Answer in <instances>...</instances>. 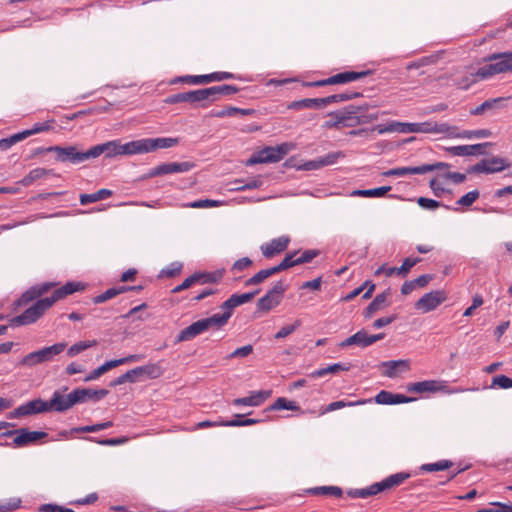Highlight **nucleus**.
<instances>
[{
  "label": "nucleus",
  "instance_id": "38",
  "mask_svg": "<svg viewBox=\"0 0 512 512\" xmlns=\"http://www.w3.org/2000/svg\"><path fill=\"white\" fill-rule=\"evenodd\" d=\"M117 362L118 361L116 359L105 362L98 368L94 369L89 375H87L84 378V381L89 382V381L99 378L101 375H103L107 371L111 370L112 368L117 367L118 366Z\"/></svg>",
  "mask_w": 512,
  "mask_h": 512
},
{
  "label": "nucleus",
  "instance_id": "19",
  "mask_svg": "<svg viewBox=\"0 0 512 512\" xmlns=\"http://www.w3.org/2000/svg\"><path fill=\"white\" fill-rule=\"evenodd\" d=\"M490 146H492V143L485 142L473 145L452 146L446 150L454 156H476L486 154V148Z\"/></svg>",
  "mask_w": 512,
  "mask_h": 512
},
{
  "label": "nucleus",
  "instance_id": "18",
  "mask_svg": "<svg viewBox=\"0 0 512 512\" xmlns=\"http://www.w3.org/2000/svg\"><path fill=\"white\" fill-rule=\"evenodd\" d=\"M290 243L289 236H280L272 239L270 242L262 244L260 250L263 256L267 259L274 257L277 254L284 252Z\"/></svg>",
  "mask_w": 512,
  "mask_h": 512
},
{
  "label": "nucleus",
  "instance_id": "33",
  "mask_svg": "<svg viewBox=\"0 0 512 512\" xmlns=\"http://www.w3.org/2000/svg\"><path fill=\"white\" fill-rule=\"evenodd\" d=\"M194 277L196 278V284H209V283H217L223 277L222 271L215 272H195Z\"/></svg>",
  "mask_w": 512,
  "mask_h": 512
},
{
  "label": "nucleus",
  "instance_id": "59",
  "mask_svg": "<svg viewBox=\"0 0 512 512\" xmlns=\"http://www.w3.org/2000/svg\"><path fill=\"white\" fill-rule=\"evenodd\" d=\"M302 322L301 320L297 319L294 321V323L290 324V325H286V326H283L275 335H274V338L275 339H282V338H285L287 336H289L290 334H292L294 331H296L300 326H301Z\"/></svg>",
  "mask_w": 512,
  "mask_h": 512
},
{
  "label": "nucleus",
  "instance_id": "55",
  "mask_svg": "<svg viewBox=\"0 0 512 512\" xmlns=\"http://www.w3.org/2000/svg\"><path fill=\"white\" fill-rule=\"evenodd\" d=\"M260 292V289H257L252 292L243 293V294H233L230 297L234 302L235 307H238L242 304L248 303L254 299V297Z\"/></svg>",
  "mask_w": 512,
  "mask_h": 512
},
{
  "label": "nucleus",
  "instance_id": "41",
  "mask_svg": "<svg viewBox=\"0 0 512 512\" xmlns=\"http://www.w3.org/2000/svg\"><path fill=\"white\" fill-rule=\"evenodd\" d=\"M360 96H362V94L360 92H353V93L344 92V93H339V94H333V95L323 97V98H324L325 107H326L327 105L332 104V103L344 102V101H348V100H351V99H354V98H357Z\"/></svg>",
  "mask_w": 512,
  "mask_h": 512
},
{
  "label": "nucleus",
  "instance_id": "51",
  "mask_svg": "<svg viewBox=\"0 0 512 512\" xmlns=\"http://www.w3.org/2000/svg\"><path fill=\"white\" fill-rule=\"evenodd\" d=\"M327 116L329 117V119L324 122L323 128H325V129H341L342 128L340 110L330 112V113H328Z\"/></svg>",
  "mask_w": 512,
  "mask_h": 512
},
{
  "label": "nucleus",
  "instance_id": "16",
  "mask_svg": "<svg viewBox=\"0 0 512 512\" xmlns=\"http://www.w3.org/2000/svg\"><path fill=\"white\" fill-rule=\"evenodd\" d=\"M446 300L445 292L442 290H434L424 294L416 303L415 308L424 313L436 309L440 304Z\"/></svg>",
  "mask_w": 512,
  "mask_h": 512
},
{
  "label": "nucleus",
  "instance_id": "53",
  "mask_svg": "<svg viewBox=\"0 0 512 512\" xmlns=\"http://www.w3.org/2000/svg\"><path fill=\"white\" fill-rule=\"evenodd\" d=\"M86 440H89L91 442H95L97 444L103 445V446H117L122 445L128 442V438L123 436L119 438H109V439H97L95 437H86Z\"/></svg>",
  "mask_w": 512,
  "mask_h": 512
},
{
  "label": "nucleus",
  "instance_id": "6",
  "mask_svg": "<svg viewBox=\"0 0 512 512\" xmlns=\"http://www.w3.org/2000/svg\"><path fill=\"white\" fill-rule=\"evenodd\" d=\"M291 145L282 143L275 147L267 146L254 153L247 161L246 165L251 166L259 163H276L282 160L289 153Z\"/></svg>",
  "mask_w": 512,
  "mask_h": 512
},
{
  "label": "nucleus",
  "instance_id": "1",
  "mask_svg": "<svg viewBox=\"0 0 512 512\" xmlns=\"http://www.w3.org/2000/svg\"><path fill=\"white\" fill-rule=\"evenodd\" d=\"M85 286L81 282H67L60 288L55 289L51 296L38 299L29 308H27L22 314L15 316L10 319V326H23L35 323L52 305L73 294L74 292L84 290Z\"/></svg>",
  "mask_w": 512,
  "mask_h": 512
},
{
  "label": "nucleus",
  "instance_id": "28",
  "mask_svg": "<svg viewBox=\"0 0 512 512\" xmlns=\"http://www.w3.org/2000/svg\"><path fill=\"white\" fill-rule=\"evenodd\" d=\"M47 175H54L53 169H46V168H35L31 170L26 176H24L20 181L19 184L22 186L28 187L36 180H39Z\"/></svg>",
  "mask_w": 512,
  "mask_h": 512
},
{
  "label": "nucleus",
  "instance_id": "10",
  "mask_svg": "<svg viewBox=\"0 0 512 512\" xmlns=\"http://www.w3.org/2000/svg\"><path fill=\"white\" fill-rule=\"evenodd\" d=\"M195 167L193 162L185 161V162H168L162 163L156 167L151 168L147 174L146 178H154L157 176L174 174V173H184L192 170Z\"/></svg>",
  "mask_w": 512,
  "mask_h": 512
},
{
  "label": "nucleus",
  "instance_id": "45",
  "mask_svg": "<svg viewBox=\"0 0 512 512\" xmlns=\"http://www.w3.org/2000/svg\"><path fill=\"white\" fill-rule=\"evenodd\" d=\"M452 466H453L452 461H450V460H440V461L435 462V463L423 464L420 467V470L424 471V472H436V471L447 470V469H449Z\"/></svg>",
  "mask_w": 512,
  "mask_h": 512
},
{
  "label": "nucleus",
  "instance_id": "44",
  "mask_svg": "<svg viewBox=\"0 0 512 512\" xmlns=\"http://www.w3.org/2000/svg\"><path fill=\"white\" fill-rule=\"evenodd\" d=\"M391 190V186H382L374 189L355 190L352 195L362 197H382Z\"/></svg>",
  "mask_w": 512,
  "mask_h": 512
},
{
  "label": "nucleus",
  "instance_id": "22",
  "mask_svg": "<svg viewBox=\"0 0 512 512\" xmlns=\"http://www.w3.org/2000/svg\"><path fill=\"white\" fill-rule=\"evenodd\" d=\"M271 390H260L251 392L250 396L236 398L233 400L234 406H251L257 407L260 406L267 398L271 396Z\"/></svg>",
  "mask_w": 512,
  "mask_h": 512
},
{
  "label": "nucleus",
  "instance_id": "47",
  "mask_svg": "<svg viewBox=\"0 0 512 512\" xmlns=\"http://www.w3.org/2000/svg\"><path fill=\"white\" fill-rule=\"evenodd\" d=\"M382 365L387 368L385 375L388 377H394L395 371L398 367H404L405 369H409V361L408 360H391L383 362Z\"/></svg>",
  "mask_w": 512,
  "mask_h": 512
},
{
  "label": "nucleus",
  "instance_id": "60",
  "mask_svg": "<svg viewBox=\"0 0 512 512\" xmlns=\"http://www.w3.org/2000/svg\"><path fill=\"white\" fill-rule=\"evenodd\" d=\"M21 506L20 498H11L9 500H0V512H12Z\"/></svg>",
  "mask_w": 512,
  "mask_h": 512
},
{
  "label": "nucleus",
  "instance_id": "58",
  "mask_svg": "<svg viewBox=\"0 0 512 512\" xmlns=\"http://www.w3.org/2000/svg\"><path fill=\"white\" fill-rule=\"evenodd\" d=\"M182 267H183L182 263H179V262L170 263L166 268L161 270L159 277H167V278L175 277L176 275L180 274Z\"/></svg>",
  "mask_w": 512,
  "mask_h": 512
},
{
  "label": "nucleus",
  "instance_id": "32",
  "mask_svg": "<svg viewBox=\"0 0 512 512\" xmlns=\"http://www.w3.org/2000/svg\"><path fill=\"white\" fill-rule=\"evenodd\" d=\"M172 83H186L190 85H206L210 83L209 74L185 75L175 78Z\"/></svg>",
  "mask_w": 512,
  "mask_h": 512
},
{
  "label": "nucleus",
  "instance_id": "64",
  "mask_svg": "<svg viewBox=\"0 0 512 512\" xmlns=\"http://www.w3.org/2000/svg\"><path fill=\"white\" fill-rule=\"evenodd\" d=\"M494 508H483L479 509L477 512H512V505L502 502H494L492 503Z\"/></svg>",
  "mask_w": 512,
  "mask_h": 512
},
{
  "label": "nucleus",
  "instance_id": "61",
  "mask_svg": "<svg viewBox=\"0 0 512 512\" xmlns=\"http://www.w3.org/2000/svg\"><path fill=\"white\" fill-rule=\"evenodd\" d=\"M479 195L480 193L478 190H472L459 198L456 204L463 207H469L479 198Z\"/></svg>",
  "mask_w": 512,
  "mask_h": 512
},
{
  "label": "nucleus",
  "instance_id": "7",
  "mask_svg": "<svg viewBox=\"0 0 512 512\" xmlns=\"http://www.w3.org/2000/svg\"><path fill=\"white\" fill-rule=\"evenodd\" d=\"M49 152H53L55 154V160L61 163H71V164H80L82 162L90 160L89 158V149L86 151H81L75 145L69 146H49L47 149Z\"/></svg>",
  "mask_w": 512,
  "mask_h": 512
},
{
  "label": "nucleus",
  "instance_id": "37",
  "mask_svg": "<svg viewBox=\"0 0 512 512\" xmlns=\"http://www.w3.org/2000/svg\"><path fill=\"white\" fill-rule=\"evenodd\" d=\"M455 130H452L453 134L451 136L457 137V138H465V139H472V138H487L491 136V131L488 129H478V130H464L459 133H455Z\"/></svg>",
  "mask_w": 512,
  "mask_h": 512
},
{
  "label": "nucleus",
  "instance_id": "27",
  "mask_svg": "<svg viewBox=\"0 0 512 512\" xmlns=\"http://www.w3.org/2000/svg\"><path fill=\"white\" fill-rule=\"evenodd\" d=\"M325 107L324 98H306L293 101L288 104V109L302 110V109H322Z\"/></svg>",
  "mask_w": 512,
  "mask_h": 512
},
{
  "label": "nucleus",
  "instance_id": "26",
  "mask_svg": "<svg viewBox=\"0 0 512 512\" xmlns=\"http://www.w3.org/2000/svg\"><path fill=\"white\" fill-rule=\"evenodd\" d=\"M409 477H410L409 473H405V472L395 473V474L388 476L384 480L375 483V488L380 493L385 490L392 489L396 486L401 485Z\"/></svg>",
  "mask_w": 512,
  "mask_h": 512
},
{
  "label": "nucleus",
  "instance_id": "23",
  "mask_svg": "<svg viewBox=\"0 0 512 512\" xmlns=\"http://www.w3.org/2000/svg\"><path fill=\"white\" fill-rule=\"evenodd\" d=\"M206 330L202 320H198L193 322L188 327L182 329L175 339V343L190 341L197 337L198 335L204 333Z\"/></svg>",
  "mask_w": 512,
  "mask_h": 512
},
{
  "label": "nucleus",
  "instance_id": "54",
  "mask_svg": "<svg viewBox=\"0 0 512 512\" xmlns=\"http://www.w3.org/2000/svg\"><path fill=\"white\" fill-rule=\"evenodd\" d=\"M320 255V251L317 249H308L301 253L299 257H294L295 266L310 263L314 258Z\"/></svg>",
  "mask_w": 512,
  "mask_h": 512
},
{
  "label": "nucleus",
  "instance_id": "9",
  "mask_svg": "<svg viewBox=\"0 0 512 512\" xmlns=\"http://www.w3.org/2000/svg\"><path fill=\"white\" fill-rule=\"evenodd\" d=\"M178 142V138L171 137L139 139L136 140L137 154H144L157 149L170 148L176 146Z\"/></svg>",
  "mask_w": 512,
  "mask_h": 512
},
{
  "label": "nucleus",
  "instance_id": "48",
  "mask_svg": "<svg viewBox=\"0 0 512 512\" xmlns=\"http://www.w3.org/2000/svg\"><path fill=\"white\" fill-rule=\"evenodd\" d=\"M272 275H274L272 268L260 270L255 275H253L251 278H249L245 281V286H253V285L260 284L265 279L269 278Z\"/></svg>",
  "mask_w": 512,
  "mask_h": 512
},
{
  "label": "nucleus",
  "instance_id": "11",
  "mask_svg": "<svg viewBox=\"0 0 512 512\" xmlns=\"http://www.w3.org/2000/svg\"><path fill=\"white\" fill-rule=\"evenodd\" d=\"M510 164L506 159L500 158L498 156H493L489 159H483L471 166L467 172L468 173H496L501 172L505 168H508Z\"/></svg>",
  "mask_w": 512,
  "mask_h": 512
},
{
  "label": "nucleus",
  "instance_id": "52",
  "mask_svg": "<svg viewBox=\"0 0 512 512\" xmlns=\"http://www.w3.org/2000/svg\"><path fill=\"white\" fill-rule=\"evenodd\" d=\"M508 99L509 97H497L484 101L486 111L494 113L500 109H503L505 107V102Z\"/></svg>",
  "mask_w": 512,
  "mask_h": 512
},
{
  "label": "nucleus",
  "instance_id": "3",
  "mask_svg": "<svg viewBox=\"0 0 512 512\" xmlns=\"http://www.w3.org/2000/svg\"><path fill=\"white\" fill-rule=\"evenodd\" d=\"M137 154L136 140L122 143L121 140H112L89 148V158L94 159L100 155L105 158H114L122 155Z\"/></svg>",
  "mask_w": 512,
  "mask_h": 512
},
{
  "label": "nucleus",
  "instance_id": "4",
  "mask_svg": "<svg viewBox=\"0 0 512 512\" xmlns=\"http://www.w3.org/2000/svg\"><path fill=\"white\" fill-rule=\"evenodd\" d=\"M485 60L490 63L480 67L476 72V75L481 79L512 72V52L493 53Z\"/></svg>",
  "mask_w": 512,
  "mask_h": 512
},
{
  "label": "nucleus",
  "instance_id": "35",
  "mask_svg": "<svg viewBox=\"0 0 512 512\" xmlns=\"http://www.w3.org/2000/svg\"><path fill=\"white\" fill-rule=\"evenodd\" d=\"M372 401H373V399H371V398L370 399H361V400H357V401H350V402H346L343 400L334 401L326 406V408L324 409V413L332 412V411L342 409L345 407L364 405L366 403H372Z\"/></svg>",
  "mask_w": 512,
  "mask_h": 512
},
{
  "label": "nucleus",
  "instance_id": "36",
  "mask_svg": "<svg viewBox=\"0 0 512 512\" xmlns=\"http://www.w3.org/2000/svg\"><path fill=\"white\" fill-rule=\"evenodd\" d=\"M280 299L274 297L270 293H266L257 301V310L262 312H268L272 310L274 307L280 304Z\"/></svg>",
  "mask_w": 512,
  "mask_h": 512
},
{
  "label": "nucleus",
  "instance_id": "34",
  "mask_svg": "<svg viewBox=\"0 0 512 512\" xmlns=\"http://www.w3.org/2000/svg\"><path fill=\"white\" fill-rule=\"evenodd\" d=\"M112 195V191L106 188H102L95 193L92 194H81L80 195V203L82 205H87L90 203H94L103 199H106Z\"/></svg>",
  "mask_w": 512,
  "mask_h": 512
},
{
  "label": "nucleus",
  "instance_id": "29",
  "mask_svg": "<svg viewBox=\"0 0 512 512\" xmlns=\"http://www.w3.org/2000/svg\"><path fill=\"white\" fill-rule=\"evenodd\" d=\"M349 369V363H334L327 367L313 371L312 373L309 374V376L311 378H320L326 376L327 374H336L340 371H348Z\"/></svg>",
  "mask_w": 512,
  "mask_h": 512
},
{
  "label": "nucleus",
  "instance_id": "12",
  "mask_svg": "<svg viewBox=\"0 0 512 512\" xmlns=\"http://www.w3.org/2000/svg\"><path fill=\"white\" fill-rule=\"evenodd\" d=\"M384 333H379L375 335H369L366 330L361 329L355 334L351 335L350 337L346 338L342 342L339 343L340 348H346L349 346H358L361 348H366L368 346L373 345L379 340H382L384 338Z\"/></svg>",
  "mask_w": 512,
  "mask_h": 512
},
{
  "label": "nucleus",
  "instance_id": "46",
  "mask_svg": "<svg viewBox=\"0 0 512 512\" xmlns=\"http://www.w3.org/2000/svg\"><path fill=\"white\" fill-rule=\"evenodd\" d=\"M298 254V251L290 252L286 254L284 259L276 266L271 267L274 274L280 273L284 270L295 266L294 257Z\"/></svg>",
  "mask_w": 512,
  "mask_h": 512
},
{
  "label": "nucleus",
  "instance_id": "40",
  "mask_svg": "<svg viewBox=\"0 0 512 512\" xmlns=\"http://www.w3.org/2000/svg\"><path fill=\"white\" fill-rule=\"evenodd\" d=\"M138 374L136 372V369L133 368L131 370H128L126 373L120 375L119 377L115 378L113 381L110 382V387H116L119 385H122L124 383H135L139 382Z\"/></svg>",
  "mask_w": 512,
  "mask_h": 512
},
{
  "label": "nucleus",
  "instance_id": "42",
  "mask_svg": "<svg viewBox=\"0 0 512 512\" xmlns=\"http://www.w3.org/2000/svg\"><path fill=\"white\" fill-rule=\"evenodd\" d=\"M291 410L297 411L300 407L294 401H289L284 397H279L275 400V402L268 408L270 411L275 410Z\"/></svg>",
  "mask_w": 512,
  "mask_h": 512
},
{
  "label": "nucleus",
  "instance_id": "14",
  "mask_svg": "<svg viewBox=\"0 0 512 512\" xmlns=\"http://www.w3.org/2000/svg\"><path fill=\"white\" fill-rule=\"evenodd\" d=\"M45 412H48L47 402L37 398L18 406L8 414V418L15 419Z\"/></svg>",
  "mask_w": 512,
  "mask_h": 512
},
{
  "label": "nucleus",
  "instance_id": "39",
  "mask_svg": "<svg viewBox=\"0 0 512 512\" xmlns=\"http://www.w3.org/2000/svg\"><path fill=\"white\" fill-rule=\"evenodd\" d=\"M308 493L313 495H332L335 497H341L343 491L337 486H320L314 487L307 490Z\"/></svg>",
  "mask_w": 512,
  "mask_h": 512
},
{
  "label": "nucleus",
  "instance_id": "57",
  "mask_svg": "<svg viewBox=\"0 0 512 512\" xmlns=\"http://www.w3.org/2000/svg\"><path fill=\"white\" fill-rule=\"evenodd\" d=\"M345 153L342 151H333L329 152L328 154L324 156H320V164L322 166H329L335 164L339 159L344 158Z\"/></svg>",
  "mask_w": 512,
  "mask_h": 512
},
{
  "label": "nucleus",
  "instance_id": "43",
  "mask_svg": "<svg viewBox=\"0 0 512 512\" xmlns=\"http://www.w3.org/2000/svg\"><path fill=\"white\" fill-rule=\"evenodd\" d=\"M378 493V490L375 488V483L366 488L350 489L347 491V495L351 498H368Z\"/></svg>",
  "mask_w": 512,
  "mask_h": 512
},
{
  "label": "nucleus",
  "instance_id": "31",
  "mask_svg": "<svg viewBox=\"0 0 512 512\" xmlns=\"http://www.w3.org/2000/svg\"><path fill=\"white\" fill-rule=\"evenodd\" d=\"M206 330L211 327L221 328L228 323L229 313L223 312L222 314H214L211 317L201 319Z\"/></svg>",
  "mask_w": 512,
  "mask_h": 512
},
{
  "label": "nucleus",
  "instance_id": "15",
  "mask_svg": "<svg viewBox=\"0 0 512 512\" xmlns=\"http://www.w3.org/2000/svg\"><path fill=\"white\" fill-rule=\"evenodd\" d=\"M46 402L48 405V412L55 411L59 413L65 412L77 404L73 396V392L65 395L59 390L54 391L51 399Z\"/></svg>",
  "mask_w": 512,
  "mask_h": 512
},
{
  "label": "nucleus",
  "instance_id": "50",
  "mask_svg": "<svg viewBox=\"0 0 512 512\" xmlns=\"http://www.w3.org/2000/svg\"><path fill=\"white\" fill-rule=\"evenodd\" d=\"M418 205L426 210H435L439 207H444L447 210H450L451 207L449 205H445L437 200L426 198V197H419L417 199Z\"/></svg>",
  "mask_w": 512,
  "mask_h": 512
},
{
  "label": "nucleus",
  "instance_id": "2",
  "mask_svg": "<svg viewBox=\"0 0 512 512\" xmlns=\"http://www.w3.org/2000/svg\"><path fill=\"white\" fill-rule=\"evenodd\" d=\"M454 126H450L447 123H437L432 121L422 123H391L388 126L377 125L371 129V131H377L379 134L386 132L398 131L400 133H437L452 135Z\"/></svg>",
  "mask_w": 512,
  "mask_h": 512
},
{
  "label": "nucleus",
  "instance_id": "25",
  "mask_svg": "<svg viewBox=\"0 0 512 512\" xmlns=\"http://www.w3.org/2000/svg\"><path fill=\"white\" fill-rule=\"evenodd\" d=\"M443 386L440 381L437 380H424L407 385V391L413 393H425V392H437L442 390Z\"/></svg>",
  "mask_w": 512,
  "mask_h": 512
},
{
  "label": "nucleus",
  "instance_id": "30",
  "mask_svg": "<svg viewBox=\"0 0 512 512\" xmlns=\"http://www.w3.org/2000/svg\"><path fill=\"white\" fill-rule=\"evenodd\" d=\"M135 369L140 381H143L145 379H156L162 374L160 367L154 363L139 366L136 367Z\"/></svg>",
  "mask_w": 512,
  "mask_h": 512
},
{
  "label": "nucleus",
  "instance_id": "56",
  "mask_svg": "<svg viewBox=\"0 0 512 512\" xmlns=\"http://www.w3.org/2000/svg\"><path fill=\"white\" fill-rule=\"evenodd\" d=\"M38 298H40V296L37 295L36 288L32 286L21 295V297L15 302V305L25 306L33 300H38Z\"/></svg>",
  "mask_w": 512,
  "mask_h": 512
},
{
  "label": "nucleus",
  "instance_id": "17",
  "mask_svg": "<svg viewBox=\"0 0 512 512\" xmlns=\"http://www.w3.org/2000/svg\"><path fill=\"white\" fill-rule=\"evenodd\" d=\"M16 432H18V435L13 439V445L15 447L29 446L48 436L46 432L29 431L27 428L16 429Z\"/></svg>",
  "mask_w": 512,
  "mask_h": 512
},
{
  "label": "nucleus",
  "instance_id": "62",
  "mask_svg": "<svg viewBox=\"0 0 512 512\" xmlns=\"http://www.w3.org/2000/svg\"><path fill=\"white\" fill-rule=\"evenodd\" d=\"M287 288H288L287 284H285V282L283 280H279L276 283H274L272 288L270 290H268L267 292L270 293L271 295H273L274 297L280 299V301H281Z\"/></svg>",
  "mask_w": 512,
  "mask_h": 512
},
{
  "label": "nucleus",
  "instance_id": "21",
  "mask_svg": "<svg viewBox=\"0 0 512 512\" xmlns=\"http://www.w3.org/2000/svg\"><path fill=\"white\" fill-rule=\"evenodd\" d=\"M73 396L76 403H84L87 401H99L109 394L107 389H91V388H76L73 391Z\"/></svg>",
  "mask_w": 512,
  "mask_h": 512
},
{
  "label": "nucleus",
  "instance_id": "5",
  "mask_svg": "<svg viewBox=\"0 0 512 512\" xmlns=\"http://www.w3.org/2000/svg\"><path fill=\"white\" fill-rule=\"evenodd\" d=\"M368 107L362 105H348L340 109L342 128L355 127L377 120V113H368Z\"/></svg>",
  "mask_w": 512,
  "mask_h": 512
},
{
  "label": "nucleus",
  "instance_id": "13",
  "mask_svg": "<svg viewBox=\"0 0 512 512\" xmlns=\"http://www.w3.org/2000/svg\"><path fill=\"white\" fill-rule=\"evenodd\" d=\"M164 102L171 105L184 102L190 104L201 103L202 107H208L203 88L169 95L165 98Z\"/></svg>",
  "mask_w": 512,
  "mask_h": 512
},
{
  "label": "nucleus",
  "instance_id": "63",
  "mask_svg": "<svg viewBox=\"0 0 512 512\" xmlns=\"http://www.w3.org/2000/svg\"><path fill=\"white\" fill-rule=\"evenodd\" d=\"M38 512H74V510L57 504L47 503L40 505L38 507Z\"/></svg>",
  "mask_w": 512,
  "mask_h": 512
},
{
  "label": "nucleus",
  "instance_id": "8",
  "mask_svg": "<svg viewBox=\"0 0 512 512\" xmlns=\"http://www.w3.org/2000/svg\"><path fill=\"white\" fill-rule=\"evenodd\" d=\"M66 348V343H56L49 347H44L38 351L31 352L24 356L19 365L33 367L37 364L51 361L54 356L59 355Z\"/></svg>",
  "mask_w": 512,
  "mask_h": 512
},
{
  "label": "nucleus",
  "instance_id": "24",
  "mask_svg": "<svg viewBox=\"0 0 512 512\" xmlns=\"http://www.w3.org/2000/svg\"><path fill=\"white\" fill-rule=\"evenodd\" d=\"M390 295V289L376 295L371 303L363 310V316L366 319H370L374 313L388 306L387 298Z\"/></svg>",
  "mask_w": 512,
  "mask_h": 512
},
{
  "label": "nucleus",
  "instance_id": "49",
  "mask_svg": "<svg viewBox=\"0 0 512 512\" xmlns=\"http://www.w3.org/2000/svg\"><path fill=\"white\" fill-rule=\"evenodd\" d=\"M97 342L95 340L93 341H79L72 346H70L67 350V355L69 357H74L78 355L79 353L85 351L86 349L95 346Z\"/></svg>",
  "mask_w": 512,
  "mask_h": 512
},
{
  "label": "nucleus",
  "instance_id": "20",
  "mask_svg": "<svg viewBox=\"0 0 512 512\" xmlns=\"http://www.w3.org/2000/svg\"><path fill=\"white\" fill-rule=\"evenodd\" d=\"M205 99L208 105L212 102L219 100L223 96H230L239 92V88L235 85L223 84L218 86H212L203 88Z\"/></svg>",
  "mask_w": 512,
  "mask_h": 512
}]
</instances>
